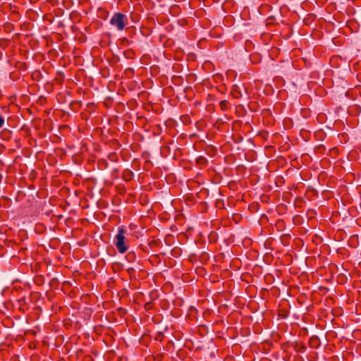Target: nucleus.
<instances>
[{
  "label": "nucleus",
  "mask_w": 361,
  "mask_h": 361,
  "mask_svg": "<svg viewBox=\"0 0 361 361\" xmlns=\"http://www.w3.org/2000/svg\"><path fill=\"white\" fill-rule=\"evenodd\" d=\"M126 231L123 226L119 227L118 233L115 235L114 239V244L121 254L126 252L129 248V242L126 237Z\"/></svg>",
  "instance_id": "obj_1"
},
{
  "label": "nucleus",
  "mask_w": 361,
  "mask_h": 361,
  "mask_svg": "<svg viewBox=\"0 0 361 361\" xmlns=\"http://www.w3.org/2000/svg\"><path fill=\"white\" fill-rule=\"evenodd\" d=\"M110 24L119 31L124 30L128 24V18L121 13H115L110 20Z\"/></svg>",
  "instance_id": "obj_2"
},
{
  "label": "nucleus",
  "mask_w": 361,
  "mask_h": 361,
  "mask_svg": "<svg viewBox=\"0 0 361 361\" xmlns=\"http://www.w3.org/2000/svg\"><path fill=\"white\" fill-rule=\"evenodd\" d=\"M231 94L234 98L238 99V98H240V97H242V94L240 91V87L236 85H233L232 90H231Z\"/></svg>",
  "instance_id": "obj_3"
},
{
  "label": "nucleus",
  "mask_w": 361,
  "mask_h": 361,
  "mask_svg": "<svg viewBox=\"0 0 361 361\" xmlns=\"http://www.w3.org/2000/svg\"><path fill=\"white\" fill-rule=\"evenodd\" d=\"M219 106L222 111H226L229 107V102L227 100H222L220 102Z\"/></svg>",
  "instance_id": "obj_4"
},
{
  "label": "nucleus",
  "mask_w": 361,
  "mask_h": 361,
  "mask_svg": "<svg viewBox=\"0 0 361 361\" xmlns=\"http://www.w3.org/2000/svg\"><path fill=\"white\" fill-rule=\"evenodd\" d=\"M126 259L129 262H133L135 259H136V255L134 252H129L126 256Z\"/></svg>",
  "instance_id": "obj_5"
},
{
  "label": "nucleus",
  "mask_w": 361,
  "mask_h": 361,
  "mask_svg": "<svg viewBox=\"0 0 361 361\" xmlns=\"http://www.w3.org/2000/svg\"><path fill=\"white\" fill-rule=\"evenodd\" d=\"M4 123H5L4 118L3 116H0V128L4 126Z\"/></svg>",
  "instance_id": "obj_6"
},
{
  "label": "nucleus",
  "mask_w": 361,
  "mask_h": 361,
  "mask_svg": "<svg viewBox=\"0 0 361 361\" xmlns=\"http://www.w3.org/2000/svg\"><path fill=\"white\" fill-rule=\"evenodd\" d=\"M128 271L130 273V274H132L133 272L135 271V269L133 268V267H130L128 269Z\"/></svg>",
  "instance_id": "obj_7"
}]
</instances>
